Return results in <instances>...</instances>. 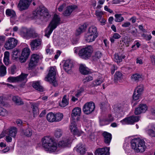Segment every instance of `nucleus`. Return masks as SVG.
Instances as JSON below:
<instances>
[{
	"instance_id": "nucleus-25",
	"label": "nucleus",
	"mask_w": 155,
	"mask_h": 155,
	"mask_svg": "<svg viewBox=\"0 0 155 155\" xmlns=\"http://www.w3.org/2000/svg\"><path fill=\"white\" fill-rule=\"evenodd\" d=\"M97 37L96 35H93L87 33L85 37V40L89 42H92L95 40Z\"/></svg>"
},
{
	"instance_id": "nucleus-1",
	"label": "nucleus",
	"mask_w": 155,
	"mask_h": 155,
	"mask_svg": "<svg viewBox=\"0 0 155 155\" xmlns=\"http://www.w3.org/2000/svg\"><path fill=\"white\" fill-rule=\"evenodd\" d=\"M42 146L45 150L49 153L54 152L57 148L56 143L50 137H45L42 139Z\"/></svg>"
},
{
	"instance_id": "nucleus-33",
	"label": "nucleus",
	"mask_w": 155,
	"mask_h": 155,
	"mask_svg": "<svg viewBox=\"0 0 155 155\" xmlns=\"http://www.w3.org/2000/svg\"><path fill=\"white\" fill-rule=\"evenodd\" d=\"M70 129L74 134L76 135L78 134V130L76 127V123L74 122L73 121L71 123Z\"/></svg>"
},
{
	"instance_id": "nucleus-40",
	"label": "nucleus",
	"mask_w": 155,
	"mask_h": 155,
	"mask_svg": "<svg viewBox=\"0 0 155 155\" xmlns=\"http://www.w3.org/2000/svg\"><path fill=\"white\" fill-rule=\"evenodd\" d=\"M122 78V74L119 71L116 72L114 77V81L115 82L117 83L118 81H120Z\"/></svg>"
},
{
	"instance_id": "nucleus-51",
	"label": "nucleus",
	"mask_w": 155,
	"mask_h": 155,
	"mask_svg": "<svg viewBox=\"0 0 155 155\" xmlns=\"http://www.w3.org/2000/svg\"><path fill=\"white\" fill-rule=\"evenodd\" d=\"M20 53L18 50H14L12 52V57L15 58L16 59L18 58L20 56Z\"/></svg>"
},
{
	"instance_id": "nucleus-3",
	"label": "nucleus",
	"mask_w": 155,
	"mask_h": 155,
	"mask_svg": "<svg viewBox=\"0 0 155 155\" xmlns=\"http://www.w3.org/2000/svg\"><path fill=\"white\" fill-rule=\"evenodd\" d=\"M60 21L59 16L56 14H54L52 21L45 30V36L49 38L53 30L60 24Z\"/></svg>"
},
{
	"instance_id": "nucleus-26",
	"label": "nucleus",
	"mask_w": 155,
	"mask_h": 155,
	"mask_svg": "<svg viewBox=\"0 0 155 155\" xmlns=\"http://www.w3.org/2000/svg\"><path fill=\"white\" fill-rule=\"evenodd\" d=\"M21 133L24 136L30 137L32 135V131L31 128H28L26 129L21 130Z\"/></svg>"
},
{
	"instance_id": "nucleus-63",
	"label": "nucleus",
	"mask_w": 155,
	"mask_h": 155,
	"mask_svg": "<svg viewBox=\"0 0 155 155\" xmlns=\"http://www.w3.org/2000/svg\"><path fill=\"white\" fill-rule=\"evenodd\" d=\"M5 37L4 36H0V45L3 43L5 41Z\"/></svg>"
},
{
	"instance_id": "nucleus-6",
	"label": "nucleus",
	"mask_w": 155,
	"mask_h": 155,
	"mask_svg": "<svg viewBox=\"0 0 155 155\" xmlns=\"http://www.w3.org/2000/svg\"><path fill=\"white\" fill-rule=\"evenodd\" d=\"M56 72L54 68L51 67L48 73L47 76L45 77V81L51 83L54 86H56L57 84L56 81Z\"/></svg>"
},
{
	"instance_id": "nucleus-45",
	"label": "nucleus",
	"mask_w": 155,
	"mask_h": 155,
	"mask_svg": "<svg viewBox=\"0 0 155 155\" xmlns=\"http://www.w3.org/2000/svg\"><path fill=\"white\" fill-rule=\"evenodd\" d=\"M9 53L8 51H5L4 53V62L6 65L9 64Z\"/></svg>"
},
{
	"instance_id": "nucleus-18",
	"label": "nucleus",
	"mask_w": 155,
	"mask_h": 155,
	"mask_svg": "<svg viewBox=\"0 0 155 155\" xmlns=\"http://www.w3.org/2000/svg\"><path fill=\"white\" fill-rule=\"evenodd\" d=\"M110 147H105L99 148L95 151V155H109Z\"/></svg>"
},
{
	"instance_id": "nucleus-17",
	"label": "nucleus",
	"mask_w": 155,
	"mask_h": 155,
	"mask_svg": "<svg viewBox=\"0 0 155 155\" xmlns=\"http://www.w3.org/2000/svg\"><path fill=\"white\" fill-rule=\"evenodd\" d=\"M71 141L69 137L63 138V140L59 141L58 143V147L62 148L70 146Z\"/></svg>"
},
{
	"instance_id": "nucleus-53",
	"label": "nucleus",
	"mask_w": 155,
	"mask_h": 155,
	"mask_svg": "<svg viewBox=\"0 0 155 155\" xmlns=\"http://www.w3.org/2000/svg\"><path fill=\"white\" fill-rule=\"evenodd\" d=\"M142 36L147 41H150L152 38V36L150 35H147L145 34H143Z\"/></svg>"
},
{
	"instance_id": "nucleus-13",
	"label": "nucleus",
	"mask_w": 155,
	"mask_h": 155,
	"mask_svg": "<svg viewBox=\"0 0 155 155\" xmlns=\"http://www.w3.org/2000/svg\"><path fill=\"white\" fill-rule=\"evenodd\" d=\"M143 86L142 84L138 86L135 88L133 96L134 100H137L139 98L143 92Z\"/></svg>"
},
{
	"instance_id": "nucleus-43",
	"label": "nucleus",
	"mask_w": 155,
	"mask_h": 155,
	"mask_svg": "<svg viewBox=\"0 0 155 155\" xmlns=\"http://www.w3.org/2000/svg\"><path fill=\"white\" fill-rule=\"evenodd\" d=\"M63 117L62 114L58 113L54 114L55 122H59L62 120Z\"/></svg>"
},
{
	"instance_id": "nucleus-7",
	"label": "nucleus",
	"mask_w": 155,
	"mask_h": 155,
	"mask_svg": "<svg viewBox=\"0 0 155 155\" xmlns=\"http://www.w3.org/2000/svg\"><path fill=\"white\" fill-rule=\"evenodd\" d=\"M20 35L25 38H34L37 36V34L35 33L32 29H28L26 28H22L20 31Z\"/></svg>"
},
{
	"instance_id": "nucleus-38",
	"label": "nucleus",
	"mask_w": 155,
	"mask_h": 155,
	"mask_svg": "<svg viewBox=\"0 0 155 155\" xmlns=\"http://www.w3.org/2000/svg\"><path fill=\"white\" fill-rule=\"evenodd\" d=\"M47 120L50 122H55L54 114L52 112L48 113L46 116Z\"/></svg>"
},
{
	"instance_id": "nucleus-30",
	"label": "nucleus",
	"mask_w": 155,
	"mask_h": 155,
	"mask_svg": "<svg viewBox=\"0 0 155 155\" xmlns=\"http://www.w3.org/2000/svg\"><path fill=\"white\" fill-rule=\"evenodd\" d=\"M32 86L36 90L40 91H43V87L40 85V82L38 81L33 82Z\"/></svg>"
},
{
	"instance_id": "nucleus-8",
	"label": "nucleus",
	"mask_w": 155,
	"mask_h": 155,
	"mask_svg": "<svg viewBox=\"0 0 155 155\" xmlns=\"http://www.w3.org/2000/svg\"><path fill=\"white\" fill-rule=\"evenodd\" d=\"M28 76L27 74H21L20 75L17 77H10L8 79V82H21L25 83L27 81V77Z\"/></svg>"
},
{
	"instance_id": "nucleus-47",
	"label": "nucleus",
	"mask_w": 155,
	"mask_h": 155,
	"mask_svg": "<svg viewBox=\"0 0 155 155\" xmlns=\"http://www.w3.org/2000/svg\"><path fill=\"white\" fill-rule=\"evenodd\" d=\"M121 37V36L118 33H114L113 36L111 37L110 38V40L111 42L114 43V42L115 39H117Z\"/></svg>"
},
{
	"instance_id": "nucleus-46",
	"label": "nucleus",
	"mask_w": 155,
	"mask_h": 155,
	"mask_svg": "<svg viewBox=\"0 0 155 155\" xmlns=\"http://www.w3.org/2000/svg\"><path fill=\"white\" fill-rule=\"evenodd\" d=\"M115 21L117 22H121L124 20V18L122 16L121 14H116L115 15Z\"/></svg>"
},
{
	"instance_id": "nucleus-58",
	"label": "nucleus",
	"mask_w": 155,
	"mask_h": 155,
	"mask_svg": "<svg viewBox=\"0 0 155 155\" xmlns=\"http://www.w3.org/2000/svg\"><path fill=\"white\" fill-rule=\"evenodd\" d=\"M117 66L114 64L111 65V74H113L114 73L115 70L117 69Z\"/></svg>"
},
{
	"instance_id": "nucleus-34",
	"label": "nucleus",
	"mask_w": 155,
	"mask_h": 155,
	"mask_svg": "<svg viewBox=\"0 0 155 155\" xmlns=\"http://www.w3.org/2000/svg\"><path fill=\"white\" fill-rule=\"evenodd\" d=\"M38 104H37L34 103L31 105L32 108L33 116L35 117L39 114V110L38 108Z\"/></svg>"
},
{
	"instance_id": "nucleus-44",
	"label": "nucleus",
	"mask_w": 155,
	"mask_h": 155,
	"mask_svg": "<svg viewBox=\"0 0 155 155\" xmlns=\"http://www.w3.org/2000/svg\"><path fill=\"white\" fill-rule=\"evenodd\" d=\"M66 95H64L63 97L61 102L59 104L61 107H64L68 104V102L66 99Z\"/></svg>"
},
{
	"instance_id": "nucleus-37",
	"label": "nucleus",
	"mask_w": 155,
	"mask_h": 155,
	"mask_svg": "<svg viewBox=\"0 0 155 155\" xmlns=\"http://www.w3.org/2000/svg\"><path fill=\"white\" fill-rule=\"evenodd\" d=\"M146 131L150 137H155V127H152Z\"/></svg>"
},
{
	"instance_id": "nucleus-12",
	"label": "nucleus",
	"mask_w": 155,
	"mask_h": 155,
	"mask_svg": "<svg viewBox=\"0 0 155 155\" xmlns=\"http://www.w3.org/2000/svg\"><path fill=\"white\" fill-rule=\"evenodd\" d=\"M30 50L28 48H25L23 49L21 56L19 58V61L21 63L25 62L30 54Z\"/></svg>"
},
{
	"instance_id": "nucleus-23",
	"label": "nucleus",
	"mask_w": 155,
	"mask_h": 155,
	"mask_svg": "<svg viewBox=\"0 0 155 155\" xmlns=\"http://www.w3.org/2000/svg\"><path fill=\"white\" fill-rule=\"evenodd\" d=\"M74 149L81 154H84L86 151L85 147L81 143L78 144L76 147L74 148Z\"/></svg>"
},
{
	"instance_id": "nucleus-56",
	"label": "nucleus",
	"mask_w": 155,
	"mask_h": 155,
	"mask_svg": "<svg viewBox=\"0 0 155 155\" xmlns=\"http://www.w3.org/2000/svg\"><path fill=\"white\" fill-rule=\"evenodd\" d=\"M98 21L102 25H104L105 24L106 20L103 17L100 18L98 19Z\"/></svg>"
},
{
	"instance_id": "nucleus-22",
	"label": "nucleus",
	"mask_w": 155,
	"mask_h": 155,
	"mask_svg": "<svg viewBox=\"0 0 155 155\" xmlns=\"http://www.w3.org/2000/svg\"><path fill=\"white\" fill-rule=\"evenodd\" d=\"M73 67L72 61L69 60H66L64 65V68L67 72H68L71 70Z\"/></svg>"
},
{
	"instance_id": "nucleus-41",
	"label": "nucleus",
	"mask_w": 155,
	"mask_h": 155,
	"mask_svg": "<svg viewBox=\"0 0 155 155\" xmlns=\"http://www.w3.org/2000/svg\"><path fill=\"white\" fill-rule=\"evenodd\" d=\"M63 132L62 130L60 129H57L55 131L54 135L55 137L57 138H60L62 135Z\"/></svg>"
},
{
	"instance_id": "nucleus-62",
	"label": "nucleus",
	"mask_w": 155,
	"mask_h": 155,
	"mask_svg": "<svg viewBox=\"0 0 155 155\" xmlns=\"http://www.w3.org/2000/svg\"><path fill=\"white\" fill-rule=\"evenodd\" d=\"M66 4L64 3L60 5L58 8V10L59 12H62L64 7L66 6Z\"/></svg>"
},
{
	"instance_id": "nucleus-49",
	"label": "nucleus",
	"mask_w": 155,
	"mask_h": 155,
	"mask_svg": "<svg viewBox=\"0 0 155 155\" xmlns=\"http://www.w3.org/2000/svg\"><path fill=\"white\" fill-rule=\"evenodd\" d=\"M6 14L11 17H13L15 15V13L13 10L8 9L6 11Z\"/></svg>"
},
{
	"instance_id": "nucleus-52",
	"label": "nucleus",
	"mask_w": 155,
	"mask_h": 155,
	"mask_svg": "<svg viewBox=\"0 0 155 155\" xmlns=\"http://www.w3.org/2000/svg\"><path fill=\"white\" fill-rule=\"evenodd\" d=\"M95 14L97 16V19H98L102 18L104 14L102 11L99 10H97L95 11Z\"/></svg>"
},
{
	"instance_id": "nucleus-64",
	"label": "nucleus",
	"mask_w": 155,
	"mask_h": 155,
	"mask_svg": "<svg viewBox=\"0 0 155 155\" xmlns=\"http://www.w3.org/2000/svg\"><path fill=\"white\" fill-rule=\"evenodd\" d=\"M152 64L155 65V56L152 55L150 57Z\"/></svg>"
},
{
	"instance_id": "nucleus-32",
	"label": "nucleus",
	"mask_w": 155,
	"mask_h": 155,
	"mask_svg": "<svg viewBox=\"0 0 155 155\" xmlns=\"http://www.w3.org/2000/svg\"><path fill=\"white\" fill-rule=\"evenodd\" d=\"M104 78L102 77H100L97 78L94 81L91 86V87H94L101 84L103 81Z\"/></svg>"
},
{
	"instance_id": "nucleus-19",
	"label": "nucleus",
	"mask_w": 155,
	"mask_h": 155,
	"mask_svg": "<svg viewBox=\"0 0 155 155\" xmlns=\"http://www.w3.org/2000/svg\"><path fill=\"white\" fill-rule=\"evenodd\" d=\"M147 107L145 104H140L138 107L136 108L135 110V114L136 115H139L142 113H143L147 110Z\"/></svg>"
},
{
	"instance_id": "nucleus-36",
	"label": "nucleus",
	"mask_w": 155,
	"mask_h": 155,
	"mask_svg": "<svg viewBox=\"0 0 155 155\" xmlns=\"http://www.w3.org/2000/svg\"><path fill=\"white\" fill-rule=\"evenodd\" d=\"M17 128L15 127H11L9 130L8 134L9 136L15 137L17 134Z\"/></svg>"
},
{
	"instance_id": "nucleus-35",
	"label": "nucleus",
	"mask_w": 155,
	"mask_h": 155,
	"mask_svg": "<svg viewBox=\"0 0 155 155\" xmlns=\"http://www.w3.org/2000/svg\"><path fill=\"white\" fill-rule=\"evenodd\" d=\"M87 28L86 25L85 24H83L81 25L76 31V35H79L83 32H84L86 30Z\"/></svg>"
},
{
	"instance_id": "nucleus-27",
	"label": "nucleus",
	"mask_w": 155,
	"mask_h": 155,
	"mask_svg": "<svg viewBox=\"0 0 155 155\" xmlns=\"http://www.w3.org/2000/svg\"><path fill=\"white\" fill-rule=\"evenodd\" d=\"M81 112V110L80 108L77 107L74 108L72 110L71 114L72 117L74 119L75 117L80 116Z\"/></svg>"
},
{
	"instance_id": "nucleus-31",
	"label": "nucleus",
	"mask_w": 155,
	"mask_h": 155,
	"mask_svg": "<svg viewBox=\"0 0 155 155\" xmlns=\"http://www.w3.org/2000/svg\"><path fill=\"white\" fill-rule=\"evenodd\" d=\"M12 99L15 103L18 105H21L24 104L22 99L18 96L13 97Z\"/></svg>"
},
{
	"instance_id": "nucleus-54",
	"label": "nucleus",
	"mask_w": 155,
	"mask_h": 155,
	"mask_svg": "<svg viewBox=\"0 0 155 155\" xmlns=\"http://www.w3.org/2000/svg\"><path fill=\"white\" fill-rule=\"evenodd\" d=\"M7 112L5 109L2 108H0V115L4 116L7 115Z\"/></svg>"
},
{
	"instance_id": "nucleus-28",
	"label": "nucleus",
	"mask_w": 155,
	"mask_h": 155,
	"mask_svg": "<svg viewBox=\"0 0 155 155\" xmlns=\"http://www.w3.org/2000/svg\"><path fill=\"white\" fill-rule=\"evenodd\" d=\"M87 33L96 35L97 36H98V35L97 28L94 26H91L89 28Z\"/></svg>"
},
{
	"instance_id": "nucleus-61",
	"label": "nucleus",
	"mask_w": 155,
	"mask_h": 155,
	"mask_svg": "<svg viewBox=\"0 0 155 155\" xmlns=\"http://www.w3.org/2000/svg\"><path fill=\"white\" fill-rule=\"evenodd\" d=\"M131 25V23L129 22H124L122 25V26L123 27L126 28L130 26Z\"/></svg>"
},
{
	"instance_id": "nucleus-48",
	"label": "nucleus",
	"mask_w": 155,
	"mask_h": 155,
	"mask_svg": "<svg viewBox=\"0 0 155 155\" xmlns=\"http://www.w3.org/2000/svg\"><path fill=\"white\" fill-rule=\"evenodd\" d=\"M102 56V53L100 51H97L95 52L93 58L94 60H97L101 58Z\"/></svg>"
},
{
	"instance_id": "nucleus-21",
	"label": "nucleus",
	"mask_w": 155,
	"mask_h": 155,
	"mask_svg": "<svg viewBox=\"0 0 155 155\" xmlns=\"http://www.w3.org/2000/svg\"><path fill=\"white\" fill-rule=\"evenodd\" d=\"M77 8L76 5H69L68 6L64 12L63 15L65 16H68L70 15L73 11Z\"/></svg>"
},
{
	"instance_id": "nucleus-2",
	"label": "nucleus",
	"mask_w": 155,
	"mask_h": 155,
	"mask_svg": "<svg viewBox=\"0 0 155 155\" xmlns=\"http://www.w3.org/2000/svg\"><path fill=\"white\" fill-rule=\"evenodd\" d=\"M132 148L137 152H144L146 148L144 141L139 138L133 139L131 142Z\"/></svg>"
},
{
	"instance_id": "nucleus-10",
	"label": "nucleus",
	"mask_w": 155,
	"mask_h": 155,
	"mask_svg": "<svg viewBox=\"0 0 155 155\" xmlns=\"http://www.w3.org/2000/svg\"><path fill=\"white\" fill-rule=\"evenodd\" d=\"M95 108V105L93 102L87 103L84 104L83 108V112L86 114H89L93 112Z\"/></svg>"
},
{
	"instance_id": "nucleus-16",
	"label": "nucleus",
	"mask_w": 155,
	"mask_h": 155,
	"mask_svg": "<svg viewBox=\"0 0 155 155\" xmlns=\"http://www.w3.org/2000/svg\"><path fill=\"white\" fill-rule=\"evenodd\" d=\"M41 40L37 38L32 40L30 43L31 49L32 51L37 50L39 49L41 46Z\"/></svg>"
},
{
	"instance_id": "nucleus-57",
	"label": "nucleus",
	"mask_w": 155,
	"mask_h": 155,
	"mask_svg": "<svg viewBox=\"0 0 155 155\" xmlns=\"http://www.w3.org/2000/svg\"><path fill=\"white\" fill-rule=\"evenodd\" d=\"M114 120V118L111 114H109L107 118H106L105 121L107 122H112Z\"/></svg>"
},
{
	"instance_id": "nucleus-59",
	"label": "nucleus",
	"mask_w": 155,
	"mask_h": 155,
	"mask_svg": "<svg viewBox=\"0 0 155 155\" xmlns=\"http://www.w3.org/2000/svg\"><path fill=\"white\" fill-rule=\"evenodd\" d=\"M84 90L83 88H81L80 89L77 91V93L75 94V96L77 97H78L81 95V93Z\"/></svg>"
},
{
	"instance_id": "nucleus-24",
	"label": "nucleus",
	"mask_w": 155,
	"mask_h": 155,
	"mask_svg": "<svg viewBox=\"0 0 155 155\" xmlns=\"http://www.w3.org/2000/svg\"><path fill=\"white\" fill-rule=\"evenodd\" d=\"M126 56L124 55H119L117 53H115L113 58L114 61L117 64H118L122 61V59H124Z\"/></svg>"
},
{
	"instance_id": "nucleus-9",
	"label": "nucleus",
	"mask_w": 155,
	"mask_h": 155,
	"mask_svg": "<svg viewBox=\"0 0 155 155\" xmlns=\"http://www.w3.org/2000/svg\"><path fill=\"white\" fill-rule=\"evenodd\" d=\"M39 58V55L37 54H34L31 55L28 67V70H31L35 68L38 62Z\"/></svg>"
},
{
	"instance_id": "nucleus-55",
	"label": "nucleus",
	"mask_w": 155,
	"mask_h": 155,
	"mask_svg": "<svg viewBox=\"0 0 155 155\" xmlns=\"http://www.w3.org/2000/svg\"><path fill=\"white\" fill-rule=\"evenodd\" d=\"M93 80V77L91 76H87L85 77L83 80V81L84 83L92 81Z\"/></svg>"
},
{
	"instance_id": "nucleus-14",
	"label": "nucleus",
	"mask_w": 155,
	"mask_h": 155,
	"mask_svg": "<svg viewBox=\"0 0 155 155\" xmlns=\"http://www.w3.org/2000/svg\"><path fill=\"white\" fill-rule=\"evenodd\" d=\"M17 43L18 41L16 39L14 38H11L6 41L5 47L7 50L10 49L15 48L17 45Z\"/></svg>"
},
{
	"instance_id": "nucleus-42",
	"label": "nucleus",
	"mask_w": 155,
	"mask_h": 155,
	"mask_svg": "<svg viewBox=\"0 0 155 155\" xmlns=\"http://www.w3.org/2000/svg\"><path fill=\"white\" fill-rule=\"evenodd\" d=\"M6 68L3 65L0 66V76L3 77L5 76L6 73Z\"/></svg>"
},
{
	"instance_id": "nucleus-39",
	"label": "nucleus",
	"mask_w": 155,
	"mask_h": 155,
	"mask_svg": "<svg viewBox=\"0 0 155 155\" xmlns=\"http://www.w3.org/2000/svg\"><path fill=\"white\" fill-rule=\"evenodd\" d=\"M127 31L129 33L131 34L133 36H136L137 35V29L134 27H130L127 29Z\"/></svg>"
},
{
	"instance_id": "nucleus-5",
	"label": "nucleus",
	"mask_w": 155,
	"mask_h": 155,
	"mask_svg": "<svg viewBox=\"0 0 155 155\" xmlns=\"http://www.w3.org/2000/svg\"><path fill=\"white\" fill-rule=\"evenodd\" d=\"M93 51L92 46L88 45L80 50L78 54L81 58L86 60L91 57Z\"/></svg>"
},
{
	"instance_id": "nucleus-11",
	"label": "nucleus",
	"mask_w": 155,
	"mask_h": 155,
	"mask_svg": "<svg viewBox=\"0 0 155 155\" xmlns=\"http://www.w3.org/2000/svg\"><path fill=\"white\" fill-rule=\"evenodd\" d=\"M32 0H20L17 7L20 11L28 9L31 3Z\"/></svg>"
},
{
	"instance_id": "nucleus-15",
	"label": "nucleus",
	"mask_w": 155,
	"mask_h": 155,
	"mask_svg": "<svg viewBox=\"0 0 155 155\" xmlns=\"http://www.w3.org/2000/svg\"><path fill=\"white\" fill-rule=\"evenodd\" d=\"M139 120V117L138 116H131L125 118L120 121L123 124H132L135 122H137Z\"/></svg>"
},
{
	"instance_id": "nucleus-60",
	"label": "nucleus",
	"mask_w": 155,
	"mask_h": 155,
	"mask_svg": "<svg viewBox=\"0 0 155 155\" xmlns=\"http://www.w3.org/2000/svg\"><path fill=\"white\" fill-rule=\"evenodd\" d=\"M16 68L15 65L12 66L11 68L10 72L12 74H14L16 72Z\"/></svg>"
},
{
	"instance_id": "nucleus-50",
	"label": "nucleus",
	"mask_w": 155,
	"mask_h": 155,
	"mask_svg": "<svg viewBox=\"0 0 155 155\" xmlns=\"http://www.w3.org/2000/svg\"><path fill=\"white\" fill-rule=\"evenodd\" d=\"M131 78L132 80L135 81H138L141 78V76L140 74H135L131 76Z\"/></svg>"
},
{
	"instance_id": "nucleus-4",
	"label": "nucleus",
	"mask_w": 155,
	"mask_h": 155,
	"mask_svg": "<svg viewBox=\"0 0 155 155\" xmlns=\"http://www.w3.org/2000/svg\"><path fill=\"white\" fill-rule=\"evenodd\" d=\"M35 17L39 18L42 20L45 18L49 16L48 10L45 7L40 6L35 10L33 13Z\"/></svg>"
},
{
	"instance_id": "nucleus-29",
	"label": "nucleus",
	"mask_w": 155,
	"mask_h": 155,
	"mask_svg": "<svg viewBox=\"0 0 155 155\" xmlns=\"http://www.w3.org/2000/svg\"><path fill=\"white\" fill-rule=\"evenodd\" d=\"M79 70L80 72L83 74H88L90 72L88 68L83 64L80 65Z\"/></svg>"
},
{
	"instance_id": "nucleus-20",
	"label": "nucleus",
	"mask_w": 155,
	"mask_h": 155,
	"mask_svg": "<svg viewBox=\"0 0 155 155\" xmlns=\"http://www.w3.org/2000/svg\"><path fill=\"white\" fill-rule=\"evenodd\" d=\"M104 141L107 146L110 145L112 139V135L110 133L105 131L102 134Z\"/></svg>"
}]
</instances>
